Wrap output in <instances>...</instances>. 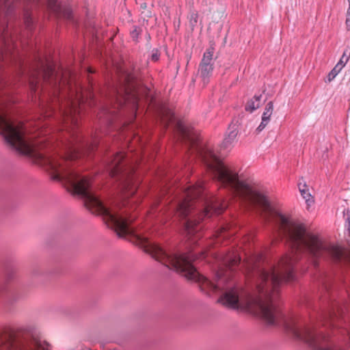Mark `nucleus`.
I'll list each match as a JSON object with an SVG mask.
<instances>
[{
  "label": "nucleus",
  "mask_w": 350,
  "mask_h": 350,
  "mask_svg": "<svg viewBox=\"0 0 350 350\" xmlns=\"http://www.w3.org/2000/svg\"><path fill=\"white\" fill-rule=\"evenodd\" d=\"M345 226L348 234L347 241H350V216H347L345 220Z\"/></svg>",
  "instance_id": "aec40b11"
},
{
  "label": "nucleus",
  "mask_w": 350,
  "mask_h": 350,
  "mask_svg": "<svg viewBox=\"0 0 350 350\" xmlns=\"http://www.w3.org/2000/svg\"><path fill=\"white\" fill-rule=\"evenodd\" d=\"M308 254L310 253L315 258L332 257L339 260L342 251L339 247L323 241L317 235L308 231Z\"/></svg>",
  "instance_id": "7ed1b4c3"
},
{
  "label": "nucleus",
  "mask_w": 350,
  "mask_h": 350,
  "mask_svg": "<svg viewBox=\"0 0 350 350\" xmlns=\"http://www.w3.org/2000/svg\"><path fill=\"white\" fill-rule=\"evenodd\" d=\"M346 332H347V334L349 336V338L350 339V330H347Z\"/></svg>",
  "instance_id": "c756f323"
},
{
  "label": "nucleus",
  "mask_w": 350,
  "mask_h": 350,
  "mask_svg": "<svg viewBox=\"0 0 350 350\" xmlns=\"http://www.w3.org/2000/svg\"><path fill=\"white\" fill-rule=\"evenodd\" d=\"M342 70V68L339 66L336 65L334 68L329 72L328 75V80H333Z\"/></svg>",
  "instance_id": "2eb2a0df"
},
{
  "label": "nucleus",
  "mask_w": 350,
  "mask_h": 350,
  "mask_svg": "<svg viewBox=\"0 0 350 350\" xmlns=\"http://www.w3.org/2000/svg\"><path fill=\"white\" fill-rule=\"evenodd\" d=\"M274 110V104L273 101H269L263 110L262 116H261V122L258 126L256 128V131L260 133L269 124L271 116L273 115V112Z\"/></svg>",
  "instance_id": "0eeeda50"
},
{
  "label": "nucleus",
  "mask_w": 350,
  "mask_h": 350,
  "mask_svg": "<svg viewBox=\"0 0 350 350\" xmlns=\"http://www.w3.org/2000/svg\"><path fill=\"white\" fill-rule=\"evenodd\" d=\"M308 207L310 206L311 204H313L314 203V197L312 196L311 194L308 193Z\"/></svg>",
  "instance_id": "5701e85b"
},
{
  "label": "nucleus",
  "mask_w": 350,
  "mask_h": 350,
  "mask_svg": "<svg viewBox=\"0 0 350 350\" xmlns=\"http://www.w3.org/2000/svg\"><path fill=\"white\" fill-rule=\"evenodd\" d=\"M237 134L238 131L234 126H233L232 127H230L228 129V133L226 135L223 142V144L225 148H227L230 147L235 142Z\"/></svg>",
  "instance_id": "9d476101"
},
{
  "label": "nucleus",
  "mask_w": 350,
  "mask_h": 350,
  "mask_svg": "<svg viewBox=\"0 0 350 350\" xmlns=\"http://www.w3.org/2000/svg\"><path fill=\"white\" fill-rule=\"evenodd\" d=\"M48 6L54 12L61 14L62 7L57 0H49Z\"/></svg>",
  "instance_id": "f8f14e48"
},
{
  "label": "nucleus",
  "mask_w": 350,
  "mask_h": 350,
  "mask_svg": "<svg viewBox=\"0 0 350 350\" xmlns=\"http://www.w3.org/2000/svg\"><path fill=\"white\" fill-rule=\"evenodd\" d=\"M159 54L158 53V51H155L152 54V59L154 62H157L159 59Z\"/></svg>",
  "instance_id": "b1692460"
},
{
  "label": "nucleus",
  "mask_w": 350,
  "mask_h": 350,
  "mask_svg": "<svg viewBox=\"0 0 350 350\" xmlns=\"http://www.w3.org/2000/svg\"><path fill=\"white\" fill-rule=\"evenodd\" d=\"M44 78L54 89V94L66 99L67 109L64 111L66 124L77 125L79 105L84 101L85 93L77 84L72 85L66 76L59 77L51 66L47 68Z\"/></svg>",
  "instance_id": "f257e3e1"
},
{
  "label": "nucleus",
  "mask_w": 350,
  "mask_h": 350,
  "mask_svg": "<svg viewBox=\"0 0 350 350\" xmlns=\"http://www.w3.org/2000/svg\"><path fill=\"white\" fill-rule=\"evenodd\" d=\"M342 70V68L339 66L336 65L334 68L329 72L328 75V80H333Z\"/></svg>",
  "instance_id": "dca6fc26"
},
{
  "label": "nucleus",
  "mask_w": 350,
  "mask_h": 350,
  "mask_svg": "<svg viewBox=\"0 0 350 350\" xmlns=\"http://www.w3.org/2000/svg\"><path fill=\"white\" fill-rule=\"evenodd\" d=\"M124 83L115 91L116 99L120 105L124 103H131L133 108L137 109L139 101V94L135 91V87L130 84L132 77L127 73H123Z\"/></svg>",
  "instance_id": "20e7f679"
},
{
  "label": "nucleus",
  "mask_w": 350,
  "mask_h": 350,
  "mask_svg": "<svg viewBox=\"0 0 350 350\" xmlns=\"http://www.w3.org/2000/svg\"><path fill=\"white\" fill-rule=\"evenodd\" d=\"M261 95H255L252 98L245 106V110L250 112H253L258 109L260 105Z\"/></svg>",
  "instance_id": "9b49d317"
},
{
  "label": "nucleus",
  "mask_w": 350,
  "mask_h": 350,
  "mask_svg": "<svg viewBox=\"0 0 350 350\" xmlns=\"http://www.w3.org/2000/svg\"><path fill=\"white\" fill-rule=\"evenodd\" d=\"M203 191L202 182L185 188L183 198L176 208L177 213L180 217H185L193 208V201L198 198H200V203L203 206V211L200 213L199 219H202L204 217H211L213 214H220L226 208V205L220 204L215 198L202 196Z\"/></svg>",
  "instance_id": "f03ea898"
},
{
  "label": "nucleus",
  "mask_w": 350,
  "mask_h": 350,
  "mask_svg": "<svg viewBox=\"0 0 350 350\" xmlns=\"http://www.w3.org/2000/svg\"><path fill=\"white\" fill-rule=\"evenodd\" d=\"M14 0H0V9L6 10L8 12Z\"/></svg>",
  "instance_id": "a211bd4d"
},
{
  "label": "nucleus",
  "mask_w": 350,
  "mask_h": 350,
  "mask_svg": "<svg viewBox=\"0 0 350 350\" xmlns=\"http://www.w3.org/2000/svg\"><path fill=\"white\" fill-rule=\"evenodd\" d=\"M307 344H308V347H309L311 345V342H310V338H309V333L308 332V342H307Z\"/></svg>",
  "instance_id": "bb28decb"
},
{
  "label": "nucleus",
  "mask_w": 350,
  "mask_h": 350,
  "mask_svg": "<svg viewBox=\"0 0 350 350\" xmlns=\"http://www.w3.org/2000/svg\"><path fill=\"white\" fill-rule=\"evenodd\" d=\"M63 14L65 17L69 18L70 13L69 10H65Z\"/></svg>",
  "instance_id": "a878e982"
},
{
  "label": "nucleus",
  "mask_w": 350,
  "mask_h": 350,
  "mask_svg": "<svg viewBox=\"0 0 350 350\" xmlns=\"http://www.w3.org/2000/svg\"><path fill=\"white\" fill-rule=\"evenodd\" d=\"M213 53V48L208 49L204 52L202 62L200 64V75L204 83H207L208 82L213 70V65L212 64Z\"/></svg>",
  "instance_id": "423d86ee"
},
{
  "label": "nucleus",
  "mask_w": 350,
  "mask_h": 350,
  "mask_svg": "<svg viewBox=\"0 0 350 350\" xmlns=\"http://www.w3.org/2000/svg\"><path fill=\"white\" fill-rule=\"evenodd\" d=\"M349 57L350 53H348L347 51H345L336 65L339 66V67L342 69L345 66L347 63L349 62Z\"/></svg>",
  "instance_id": "ddd939ff"
},
{
  "label": "nucleus",
  "mask_w": 350,
  "mask_h": 350,
  "mask_svg": "<svg viewBox=\"0 0 350 350\" xmlns=\"http://www.w3.org/2000/svg\"><path fill=\"white\" fill-rule=\"evenodd\" d=\"M348 1V4H349V7L347 8V10L350 12V0H347Z\"/></svg>",
  "instance_id": "c85d7f7f"
},
{
  "label": "nucleus",
  "mask_w": 350,
  "mask_h": 350,
  "mask_svg": "<svg viewBox=\"0 0 350 350\" xmlns=\"http://www.w3.org/2000/svg\"><path fill=\"white\" fill-rule=\"evenodd\" d=\"M1 39L3 40V42L5 44L6 43V41H5V37L7 36V33H4L3 32L1 33Z\"/></svg>",
  "instance_id": "393cba45"
},
{
  "label": "nucleus",
  "mask_w": 350,
  "mask_h": 350,
  "mask_svg": "<svg viewBox=\"0 0 350 350\" xmlns=\"http://www.w3.org/2000/svg\"><path fill=\"white\" fill-rule=\"evenodd\" d=\"M225 230H225V228H222L221 229V232H219V236H221V235H222V234H223V233H224Z\"/></svg>",
  "instance_id": "cd10ccee"
},
{
  "label": "nucleus",
  "mask_w": 350,
  "mask_h": 350,
  "mask_svg": "<svg viewBox=\"0 0 350 350\" xmlns=\"http://www.w3.org/2000/svg\"><path fill=\"white\" fill-rule=\"evenodd\" d=\"M1 350H19V349H18L17 345L14 342L10 341L3 345Z\"/></svg>",
  "instance_id": "6ab92c4d"
},
{
  "label": "nucleus",
  "mask_w": 350,
  "mask_h": 350,
  "mask_svg": "<svg viewBox=\"0 0 350 350\" xmlns=\"http://www.w3.org/2000/svg\"><path fill=\"white\" fill-rule=\"evenodd\" d=\"M298 188L301 193V195L304 198H306V182L304 180L303 178L298 183Z\"/></svg>",
  "instance_id": "f3484780"
},
{
  "label": "nucleus",
  "mask_w": 350,
  "mask_h": 350,
  "mask_svg": "<svg viewBox=\"0 0 350 350\" xmlns=\"http://www.w3.org/2000/svg\"><path fill=\"white\" fill-rule=\"evenodd\" d=\"M140 33V31L139 30V29H137V27H135L131 32V36L132 37V38L135 40H137L139 38V35Z\"/></svg>",
  "instance_id": "412c9836"
},
{
  "label": "nucleus",
  "mask_w": 350,
  "mask_h": 350,
  "mask_svg": "<svg viewBox=\"0 0 350 350\" xmlns=\"http://www.w3.org/2000/svg\"><path fill=\"white\" fill-rule=\"evenodd\" d=\"M124 159V154L118 152L108 164L107 170L111 176H115L122 172V167L120 166V164Z\"/></svg>",
  "instance_id": "6e6552de"
},
{
  "label": "nucleus",
  "mask_w": 350,
  "mask_h": 350,
  "mask_svg": "<svg viewBox=\"0 0 350 350\" xmlns=\"http://www.w3.org/2000/svg\"><path fill=\"white\" fill-rule=\"evenodd\" d=\"M345 25L347 27V29L348 31H350V12L348 10H347V13H346Z\"/></svg>",
  "instance_id": "4be33fe9"
},
{
  "label": "nucleus",
  "mask_w": 350,
  "mask_h": 350,
  "mask_svg": "<svg viewBox=\"0 0 350 350\" xmlns=\"http://www.w3.org/2000/svg\"><path fill=\"white\" fill-rule=\"evenodd\" d=\"M186 230L190 243H194L200 237V234H198L199 228L196 226V221H188L186 224Z\"/></svg>",
  "instance_id": "1a4fd4ad"
},
{
  "label": "nucleus",
  "mask_w": 350,
  "mask_h": 350,
  "mask_svg": "<svg viewBox=\"0 0 350 350\" xmlns=\"http://www.w3.org/2000/svg\"><path fill=\"white\" fill-rule=\"evenodd\" d=\"M168 113L170 114V116H172L170 111H168Z\"/></svg>",
  "instance_id": "7c9ffc66"
},
{
  "label": "nucleus",
  "mask_w": 350,
  "mask_h": 350,
  "mask_svg": "<svg viewBox=\"0 0 350 350\" xmlns=\"http://www.w3.org/2000/svg\"><path fill=\"white\" fill-rule=\"evenodd\" d=\"M287 333L297 340H302L305 335V323L299 316L295 315L285 321Z\"/></svg>",
  "instance_id": "39448f33"
},
{
  "label": "nucleus",
  "mask_w": 350,
  "mask_h": 350,
  "mask_svg": "<svg viewBox=\"0 0 350 350\" xmlns=\"http://www.w3.org/2000/svg\"><path fill=\"white\" fill-rule=\"evenodd\" d=\"M177 127L185 137H190L188 127L183 122H179L177 124Z\"/></svg>",
  "instance_id": "4468645a"
}]
</instances>
